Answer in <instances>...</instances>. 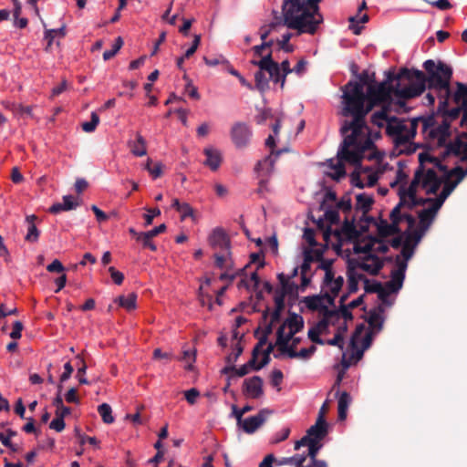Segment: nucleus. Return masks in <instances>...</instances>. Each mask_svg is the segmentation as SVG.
<instances>
[{
    "label": "nucleus",
    "mask_w": 467,
    "mask_h": 467,
    "mask_svg": "<svg viewBox=\"0 0 467 467\" xmlns=\"http://www.w3.org/2000/svg\"><path fill=\"white\" fill-rule=\"evenodd\" d=\"M423 68L426 73L415 68H401L400 77H404L410 83L399 93L405 99H413L420 96L426 88L433 89L441 99L440 109H444L451 96L450 83L452 68L442 61L436 63L432 59L426 60L423 63Z\"/></svg>",
    "instance_id": "obj_1"
},
{
    "label": "nucleus",
    "mask_w": 467,
    "mask_h": 467,
    "mask_svg": "<svg viewBox=\"0 0 467 467\" xmlns=\"http://www.w3.org/2000/svg\"><path fill=\"white\" fill-rule=\"evenodd\" d=\"M343 103L342 115L351 116L353 119L343 122L340 128L341 134L354 136L361 140L370 139L366 133L368 128L365 118L372 110V105L368 103L362 84L357 81L348 82L343 90Z\"/></svg>",
    "instance_id": "obj_2"
},
{
    "label": "nucleus",
    "mask_w": 467,
    "mask_h": 467,
    "mask_svg": "<svg viewBox=\"0 0 467 467\" xmlns=\"http://www.w3.org/2000/svg\"><path fill=\"white\" fill-rule=\"evenodd\" d=\"M344 136L337 154V161L334 162L333 160H330V167L335 171L331 174V177L336 181H339L346 175L344 162L360 166L365 151L374 148V142L371 139H363L361 140L354 138V136Z\"/></svg>",
    "instance_id": "obj_3"
},
{
    "label": "nucleus",
    "mask_w": 467,
    "mask_h": 467,
    "mask_svg": "<svg viewBox=\"0 0 467 467\" xmlns=\"http://www.w3.org/2000/svg\"><path fill=\"white\" fill-rule=\"evenodd\" d=\"M401 79L405 78L400 77V72L397 75L389 72L384 81L368 85L366 97H368V103L372 105V109L380 104L389 106L392 101V95L406 99L399 93L405 89V87H400Z\"/></svg>",
    "instance_id": "obj_4"
},
{
    "label": "nucleus",
    "mask_w": 467,
    "mask_h": 467,
    "mask_svg": "<svg viewBox=\"0 0 467 467\" xmlns=\"http://www.w3.org/2000/svg\"><path fill=\"white\" fill-rule=\"evenodd\" d=\"M321 0H286L283 1V3H286V8L291 5H296L293 7L294 14L293 16L297 18L300 23L303 25L304 29H308L306 31L309 35H314L319 25L323 22V16L319 11L318 4Z\"/></svg>",
    "instance_id": "obj_5"
},
{
    "label": "nucleus",
    "mask_w": 467,
    "mask_h": 467,
    "mask_svg": "<svg viewBox=\"0 0 467 467\" xmlns=\"http://www.w3.org/2000/svg\"><path fill=\"white\" fill-rule=\"evenodd\" d=\"M286 3L282 4V14H279L278 11L273 10V19L269 24H265L259 28V35L262 41H268L267 37L272 32L278 31L279 27L286 26L289 29H293L296 31V36H300L302 34H307L306 31L308 29H304L303 25L300 21L293 16L294 10L293 7L296 5H291L289 8H286Z\"/></svg>",
    "instance_id": "obj_6"
},
{
    "label": "nucleus",
    "mask_w": 467,
    "mask_h": 467,
    "mask_svg": "<svg viewBox=\"0 0 467 467\" xmlns=\"http://www.w3.org/2000/svg\"><path fill=\"white\" fill-rule=\"evenodd\" d=\"M254 66L259 67L254 74L255 88L264 92L269 88V79L275 83H278L281 78L279 64L274 61L272 57V50L263 57L260 60H252Z\"/></svg>",
    "instance_id": "obj_7"
},
{
    "label": "nucleus",
    "mask_w": 467,
    "mask_h": 467,
    "mask_svg": "<svg viewBox=\"0 0 467 467\" xmlns=\"http://www.w3.org/2000/svg\"><path fill=\"white\" fill-rule=\"evenodd\" d=\"M302 446H307V452L305 454L308 462L305 467H328V464L324 460H318L317 455L323 444L321 441H313L308 437H302L299 441L295 442V450H299Z\"/></svg>",
    "instance_id": "obj_8"
},
{
    "label": "nucleus",
    "mask_w": 467,
    "mask_h": 467,
    "mask_svg": "<svg viewBox=\"0 0 467 467\" xmlns=\"http://www.w3.org/2000/svg\"><path fill=\"white\" fill-rule=\"evenodd\" d=\"M230 135L235 148L243 150L249 146L253 131L247 124L236 122L232 126Z\"/></svg>",
    "instance_id": "obj_9"
},
{
    "label": "nucleus",
    "mask_w": 467,
    "mask_h": 467,
    "mask_svg": "<svg viewBox=\"0 0 467 467\" xmlns=\"http://www.w3.org/2000/svg\"><path fill=\"white\" fill-rule=\"evenodd\" d=\"M271 413L272 410L262 409L256 415L244 419L239 428H242L245 433L252 434L265 423Z\"/></svg>",
    "instance_id": "obj_10"
},
{
    "label": "nucleus",
    "mask_w": 467,
    "mask_h": 467,
    "mask_svg": "<svg viewBox=\"0 0 467 467\" xmlns=\"http://www.w3.org/2000/svg\"><path fill=\"white\" fill-rule=\"evenodd\" d=\"M209 244L216 252L231 250V241L223 228L217 227L213 230L208 238Z\"/></svg>",
    "instance_id": "obj_11"
},
{
    "label": "nucleus",
    "mask_w": 467,
    "mask_h": 467,
    "mask_svg": "<svg viewBox=\"0 0 467 467\" xmlns=\"http://www.w3.org/2000/svg\"><path fill=\"white\" fill-rule=\"evenodd\" d=\"M243 393L251 399H259L264 395L263 379L259 376L246 379L243 384Z\"/></svg>",
    "instance_id": "obj_12"
},
{
    "label": "nucleus",
    "mask_w": 467,
    "mask_h": 467,
    "mask_svg": "<svg viewBox=\"0 0 467 467\" xmlns=\"http://www.w3.org/2000/svg\"><path fill=\"white\" fill-rule=\"evenodd\" d=\"M443 180L438 176L432 169L423 170L421 187L426 190L427 194H436Z\"/></svg>",
    "instance_id": "obj_13"
},
{
    "label": "nucleus",
    "mask_w": 467,
    "mask_h": 467,
    "mask_svg": "<svg viewBox=\"0 0 467 467\" xmlns=\"http://www.w3.org/2000/svg\"><path fill=\"white\" fill-rule=\"evenodd\" d=\"M354 266L358 267L370 275H376L382 269L383 262L378 255L369 254L363 257V262H358Z\"/></svg>",
    "instance_id": "obj_14"
},
{
    "label": "nucleus",
    "mask_w": 467,
    "mask_h": 467,
    "mask_svg": "<svg viewBox=\"0 0 467 467\" xmlns=\"http://www.w3.org/2000/svg\"><path fill=\"white\" fill-rule=\"evenodd\" d=\"M423 167L419 166L418 169L415 171L413 179L409 187L405 188L404 186H400L399 190L400 200H401V196L404 198V200H406L407 197H413L415 194H417V189L419 185H421Z\"/></svg>",
    "instance_id": "obj_15"
},
{
    "label": "nucleus",
    "mask_w": 467,
    "mask_h": 467,
    "mask_svg": "<svg viewBox=\"0 0 467 467\" xmlns=\"http://www.w3.org/2000/svg\"><path fill=\"white\" fill-rule=\"evenodd\" d=\"M328 432V425L326 420H321V417H317L316 423L312 425L307 431L304 437H308L313 441H321Z\"/></svg>",
    "instance_id": "obj_16"
},
{
    "label": "nucleus",
    "mask_w": 467,
    "mask_h": 467,
    "mask_svg": "<svg viewBox=\"0 0 467 467\" xmlns=\"http://www.w3.org/2000/svg\"><path fill=\"white\" fill-rule=\"evenodd\" d=\"M451 123L449 119H443L441 123L438 125L436 128L431 130L430 131V137L437 140V144L440 147H442L445 142L447 141V139L450 137Z\"/></svg>",
    "instance_id": "obj_17"
},
{
    "label": "nucleus",
    "mask_w": 467,
    "mask_h": 467,
    "mask_svg": "<svg viewBox=\"0 0 467 467\" xmlns=\"http://www.w3.org/2000/svg\"><path fill=\"white\" fill-rule=\"evenodd\" d=\"M203 153L206 156V160L203 161V164L213 171H217L223 161L221 151L214 148H205L203 150Z\"/></svg>",
    "instance_id": "obj_18"
},
{
    "label": "nucleus",
    "mask_w": 467,
    "mask_h": 467,
    "mask_svg": "<svg viewBox=\"0 0 467 467\" xmlns=\"http://www.w3.org/2000/svg\"><path fill=\"white\" fill-rule=\"evenodd\" d=\"M36 221H38V217L35 214L26 216L27 232L25 240L28 243H36L39 239L40 231L36 227Z\"/></svg>",
    "instance_id": "obj_19"
},
{
    "label": "nucleus",
    "mask_w": 467,
    "mask_h": 467,
    "mask_svg": "<svg viewBox=\"0 0 467 467\" xmlns=\"http://www.w3.org/2000/svg\"><path fill=\"white\" fill-rule=\"evenodd\" d=\"M285 151H286L285 149L278 150H271L270 155H268L263 161H259L256 163V166L254 168L255 171H263L264 170V166L267 164L268 168L266 170L265 174L267 176H270V174L272 173V171L274 170V165H275V162L276 159L280 156V154L282 152H285Z\"/></svg>",
    "instance_id": "obj_20"
},
{
    "label": "nucleus",
    "mask_w": 467,
    "mask_h": 467,
    "mask_svg": "<svg viewBox=\"0 0 467 467\" xmlns=\"http://www.w3.org/2000/svg\"><path fill=\"white\" fill-rule=\"evenodd\" d=\"M289 328L290 337H294L297 332L301 331L304 327L303 317L296 313H290L286 320L281 325Z\"/></svg>",
    "instance_id": "obj_21"
},
{
    "label": "nucleus",
    "mask_w": 467,
    "mask_h": 467,
    "mask_svg": "<svg viewBox=\"0 0 467 467\" xmlns=\"http://www.w3.org/2000/svg\"><path fill=\"white\" fill-rule=\"evenodd\" d=\"M276 342L275 345L278 347V350L284 354H288L289 351L293 348L290 347L289 342L293 338L290 337V333L285 334V326H280L276 331Z\"/></svg>",
    "instance_id": "obj_22"
},
{
    "label": "nucleus",
    "mask_w": 467,
    "mask_h": 467,
    "mask_svg": "<svg viewBox=\"0 0 467 467\" xmlns=\"http://www.w3.org/2000/svg\"><path fill=\"white\" fill-rule=\"evenodd\" d=\"M364 279V275L357 274L353 262H349L348 267V294L356 293L358 289V281Z\"/></svg>",
    "instance_id": "obj_23"
},
{
    "label": "nucleus",
    "mask_w": 467,
    "mask_h": 467,
    "mask_svg": "<svg viewBox=\"0 0 467 467\" xmlns=\"http://www.w3.org/2000/svg\"><path fill=\"white\" fill-rule=\"evenodd\" d=\"M78 205H79L78 202L74 201L73 196L66 195L63 197L62 203H60V202L54 203L49 208L48 211H49V213L56 214L60 212H63V211H70V210L76 209Z\"/></svg>",
    "instance_id": "obj_24"
},
{
    "label": "nucleus",
    "mask_w": 467,
    "mask_h": 467,
    "mask_svg": "<svg viewBox=\"0 0 467 467\" xmlns=\"http://www.w3.org/2000/svg\"><path fill=\"white\" fill-rule=\"evenodd\" d=\"M215 266L220 269L232 270L234 262L232 260L231 250L223 252H215L214 254Z\"/></svg>",
    "instance_id": "obj_25"
},
{
    "label": "nucleus",
    "mask_w": 467,
    "mask_h": 467,
    "mask_svg": "<svg viewBox=\"0 0 467 467\" xmlns=\"http://www.w3.org/2000/svg\"><path fill=\"white\" fill-rule=\"evenodd\" d=\"M351 402V397L347 391H343L339 397L337 401V410H338V420H345L348 414V410Z\"/></svg>",
    "instance_id": "obj_26"
},
{
    "label": "nucleus",
    "mask_w": 467,
    "mask_h": 467,
    "mask_svg": "<svg viewBox=\"0 0 467 467\" xmlns=\"http://www.w3.org/2000/svg\"><path fill=\"white\" fill-rule=\"evenodd\" d=\"M349 26L348 28L355 34V35H360L361 31L363 29L362 26H359L358 24H364L368 21V16L367 14L361 15L360 12H358L356 16H350L348 18Z\"/></svg>",
    "instance_id": "obj_27"
},
{
    "label": "nucleus",
    "mask_w": 467,
    "mask_h": 467,
    "mask_svg": "<svg viewBox=\"0 0 467 467\" xmlns=\"http://www.w3.org/2000/svg\"><path fill=\"white\" fill-rule=\"evenodd\" d=\"M324 311V317L323 318L317 323V329L320 332H323L326 330L328 326L330 325V322H333V318L339 319V314L337 310H330L327 306H323Z\"/></svg>",
    "instance_id": "obj_28"
},
{
    "label": "nucleus",
    "mask_w": 467,
    "mask_h": 467,
    "mask_svg": "<svg viewBox=\"0 0 467 467\" xmlns=\"http://www.w3.org/2000/svg\"><path fill=\"white\" fill-rule=\"evenodd\" d=\"M306 462V456L305 453H297L291 457H284L280 460H276V465H293L296 467H305V462Z\"/></svg>",
    "instance_id": "obj_29"
},
{
    "label": "nucleus",
    "mask_w": 467,
    "mask_h": 467,
    "mask_svg": "<svg viewBox=\"0 0 467 467\" xmlns=\"http://www.w3.org/2000/svg\"><path fill=\"white\" fill-rule=\"evenodd\" d=\"M130 147L135 156L142 157L147 154L146 140L140 133H137L135 141L130 142Z\"/></svg>",
    "instance_id": "obj_30"
},
{
    "label": "nucleus",
    "mask_w": 467,
    "mask_h": 467,
    "mask_svg": "<svg viewBox=\"0 0 467 467\" xmlns=\"http://www.w3.org/2000/svg\"><path fill=\"white\" fill-rule=\"evenodd\" d=\"M457 89L452 95L453 101L462 106L466 107L467 106V85L457 82L456 83Z\"/></svg>",
    "instance_id": "obj_31"
},
{
    "label": "nucleus",
    "mask_w": 467,
    "mask_h": 467,
    "mask_svg": "<svg viewBox=\"0 0 467 467\" xmlns=\"http://www.w3.org/2000/svg\"><path fill=\"white\" fill-rule=\"evenodd\" d=\"M376 242H379V237H369L364 244H356L354 245V252L356 254H366V255H368L373 251Z\"/></svg>",
    "instance_id": "obj_32"
},
{
    "label": "nucleus",
    "mask_w": 467,
    "mask_h": 467,
    "mask_svg": "<svg viewBox=\"0 0 467 467\" xmlns=\"http://www.w3.org/2000/svg\"><path fill=\"white\" fill-rule=\"evenodd\" d=\"M356 199H357V203H356L357 210H361L364 215L366 213H368L369 212V210L371 209V205L374 202L373 198L365 193H359L357 195Z\"/></svg>",
    "instance_id": "obj_33"
},
{
    "label": "nucleus",
    "mask_w": 467,
    "mask_h": 467,
    "mask_svg": "<svg viewBox=\"0 0 467 467\" xmlns=\"http://www.w3.org/2000/svg\"><path fill=\"white\" fill-rule=\"evenodd\" d=\"M136 301L137 295L135 293H130L127 296H119L115 299V302L118 303L119 306L128 311H131L136 308Z\"/></svg>",
    "instance_id": "obj_34"
},
{
    "label": "nucleus",
    "mask_w": 467,
    "mask_h": 467,
    "mask_svg": "<svg viewBox=\"0 0 467 467\" xmlns=\"http://www.w3.org/2000/svg\"><path fill=\"white\" fill-rule=\"evenodd\" d=\"M462 139L464 138L460 134L453 140L446 144L451 155L457 157L466 148L467 141H464Z\"/></svg>",
    "instance_id": "obj_35"
},
{
    "label": "nucleus",
    "mask_w": 467,
    "mask_h": 467,
    "mask_svg": "<svg viewBox=\"0 0 467 467\" xmlns=\"http://www.w3.org/2000/svg\"><path fill=\"white\" fill-rule=\"evenodd\" d=\"M402 131H407V127L404 124L399 122L396 118H393L392 120L388 122L386 132L392 139L402 133Z\"/></svg>",
    "instance_id": "obj_36"
},
{
    "label": "nucleus",
    "mask_w": 467,
    "mask_h": 467,
    "mask_svg": "<svg viewBox=\"0 0 467 467\" xmlns=\"http://www.w3.org/2000/svg\"><path fill=\"white\" fill-rule=\"evenodd\" d=\"M367 322L368 323L369 327L375 333L379 332L383 327V318L380 316V314L375 309L369 312V316L368 318L367 319Z\"/></svg>",
    "instance_id": "obj_37"
},
{
    "label": "nucleus",
    "mask_w": 467,
    "mask_h": 467,
    "mask_svg": "<svg viewBox=\"0 0 467 467\" xmlns=\"http://www.w3.org/2000/svg\"><path fill=\"white\" fill-rule=\"evenodd\" d=\"M420 166L423 167L425 162L432 163L439 171H447V166L441 163L439 158L433 157L428 153L422 152L419 155Z\"/></svg>",
    "instance_id": "obj_38"
},
{
    "label": "nucleus",
    "mask_w": 467,
    "mask_h": 467,
    "mask_svg": "<svg viewBox=\"0 0 467 467\" xmlns=\"http://www.w3.org/2000/svg\"><path fill=\"white\" fill-rule=\"evenodd\" d=\"M390 281L386 284L387 288H390L392 292L399 291L403 285L405 279V274H400L394 270L390 274Z\"/></svg>",
    "instance_id": "obj_39"
},
{
    "label": "nucleus",
    "mask_w": 467,
    "mask_h": 467,
    "mask_svg": "<svg viewBox=\"0 0 467 467\" xmlns=\"http://www.w3.org/2000/svg\"><path fill=\"white\" fill-rule=\"evenodd\" d=\"M389 106L384 105L380 110L375 111L371 115V122L379 128L384 126V122L388 120V113Z\"/></svg>",
    "instance_id": "obj_40"
},
{
    "label": "nucleus",
    "mask_w": 467,
    "mask_h": 467,
    "mask_svg": "<svg viewBox=\"0 0 467 467\" xmlns=\"http://www.w3.org/2000/svg\"><path fill=\"white\" fill-rule=\"evenodd\" d=\"M448 105L444 109H440V106L438 107V111L441 112L443 116V119H449L450 123L456 119L460 117V114L463 113V109L462 106H458L456 108L448 109Z\"/></svg>",
    "instance_id": "obj_41"
},
{
    "label": "nucleus",
    "mask_w": 467,
    "mask_h": 467,
    "mask_svg": "<svg viewBox=\"0 0 467 467\" xmlns=\"http://www.w3.org/2000/svg\"><path fill=\"white\" fill-rule=\"evenodd\" d=\"M98 412L99 413L104 423L111 424L114 422L112 410H111V407L108 403L100 404L98 407Z\"/></svg>",
    "instance_id": "obj_42"
},
{
    "label": "nucleus",
    "mask_w": 467,
    "mask_h": 467,
    "mask_svg": "<svg viewBox=\"0 0 467 467\" xmlns=\"http://www.w3.org/2000/svg\"><path fill=\"white\" fill-rule=\"evenodd\" d=\"M303 302L306 304L307 308L312 311L318 309L323 310V306H325L322 302V297L319 296H306L304 297Z\"/></svg>",
    "instance_id": "obj_43"
},
{
    "label": "nucleus",
    "mask_w": 467,
    "mask_h": 467,
    "mask_svg": "<svg viewBox=\"0 0 467 467\" xmlns=\"http://www.w3.org/2000/svg\"><path fill=\"white\" fill-rule=\"evenodd\" d=\"M145 169L150 174L152 179L155 180L162 175L163 164L161 162H156L152 166V161L150 159H148L145 164Z\"/></svg>",
    "instance_id": "obj_44"
},
{
    "label": "nucleus",
    "mask_w": 467,
    "mask_h": 467,
    "mask_svg": "<svg viewBox=\"0 0 467 467\" xmlns=\"http://www.w3.org/2000/svg\"><path fill=\"white\" fill-rule=\"evenodd\" d=\"M66 35V28L62 26L58 29H47L45 32V39L47 40V46L46 50H48L51 47L53 40L56 36H59L60 37H64Z\"/></svg>",
    "instance_id": "obj_45"
},
{
    "label": "nucleus",
    "mask_w": 467,
    "mask_h": 467,
    "mask_svg": "<svg viewBox=\"0 0 467 467\" xmlns=\"http://www.w3.org/2000/svg\"><path fill=\"white\" fill-rule=\"evenodd\" d=\"M446 173V178L450 180L451 177H455V180L452 181L456 185H458L467 175L464 170L461 166H456L453 169L444 171Z\"/></svg>",
    "instance_id": "obj_46"
},
{
    "label": "nucleus",
    "mask_w": 467,
    "mask_h": 467,
    "mask_svg": "<svg viewBox=\"0 0 467 467\" xmlns=\"http://www.w3.org/2000/svg\"><path fill=\"white\" fill-rule=\"evenodd\" d=\"M314 254H316V261L319 262L318 269L324 270L325 272L332 269L333 260L324 258L323 252L320 250H314Z\"/></svg>",
    "instance_id": "obj_47"
},
{
    "label": "nucleus",
    "mask_w": 467,
    "mask_h": 467,
    "mask_svg": "<svg viewBox=\"0 0 467 467\" xmlns=\"http://www.w3.org/2000/svg\"><path fill=\"white\" fill-rule=\"evenodd\" d=\"M77 359L78 360V372H77V378L78 379V382L83 385H88L89 382L85 377L86 371H87V365L82 358L80 356H77Z\"/></svg>",
    "instance_id": "obj_48"
},
{
    "label": "nucleus",
    "mask_w": 467,
    "mask_h": 467,
    "mask_svg": "<svg viewBox=\"0 0 467 467\" xmlns=\"http://www.w3.org/2000/svg\"><path fill=\"white\" fill-rule=\"evenodd\" d=\"M316 349L317 348L315 346H311L308 348H301L299 351H296L292 348L287 355L291 358H299L306 359L308 358L316 351Z\"/></svg>",
    "instance_id": "obj_49"
},
{
    "label": "nucleus",
    "mask_w": 467,
    "mask_h": 467,
    "mask_svg": "<svg viewBox=\"0 0 467 467\" xmlns=\"http://www.w3.org/2000/svg\"><path fill=\"white\" fill-rule=\"evenodd\" d=\"M293 34L290 32H286L282 36V38L277 40L276 43L279 46V48L286 53H291L294 51V47L289 44L290 39L292 38Z\"/></svg>",
    "instance_id": "obj_50"
},
{
    "label": "nucleus",
    "mask_w": 467,
    "mask_h": 467,
    "mask_svg": "<svg viewBox=\"0 0 467 467\" xmlns=\"http://www.w3.org/2000/svg\"><path fill=\"white\" fill-rule=\"evenodd\" d=\"M342 232L348 237L358 236V233L355 226L354 218L352 220H348V218L345 219L342 225Z\"/></svg>",
    "instance_id": "obj_51"
},
{
    "label": "nucleus",
    "mask_w": 467,
    "mask_h": 467,
    "mask_svg": "<svg viewBox=\"0 0 467 467\" xmlns=\"http://www.w3.org/2000/svg\"><path fill=\"white\" fill-rule=\"evenodd\" d=\"M122 46H123V40L120 36H118L115 40V43H114L112 48L109 50H106L103 53V59L109 60L112 57H114L116 56V54L119 52V50L121 48Z\"/></svg>",
    "instance_id": "obj_52"
},
{
    "label": "nucleus",
    "mask_w": 467,
    "mask_h": 467,
    "mask_svg": "<svg viewBox=\"0 0 467 467\" xmlns=\"http://www.w3.org/2000/svg\"><path fill=\"white\" fill-rule=\"evenodd\" d=\"M281 78L278 83H280L281 88H284L285 83V78L288 74L293 72V68L290 67V63L287 59L284 60L279 64Z\"/></svg>",
    "instance_id": "obj_53"
},
{
    "label": "nucleus",
    "mask_w": 467,
    "mask_h": 467,
    "mask_svg": "<svg viewBox=\"0 0 467 467\" xmlns=\"http://www.w3.org/2000/svg\"><path fill=\"white\" fill-rule=\"evenodd\" d=\"M444 183L442 191L441 192L439 197L442 200H446L450 194L453 192V190L457 187V185L452 182V181L449 180L445 177V179L442 182Z\"/></svg>",
    "instance_id": "obj_54"
},
{
    "label": "nucleus",
    "mask_w": 467,
    "mask_h": 467,
    "mask_svg": "<svg viewBox=\"0 0 467 467\" xmlns=\"http://www.w3.org/2000/svg\"><path fill=\"white\" fill-rule=\"evenodd\" d=\"M312 254H314V250L306 249L304 251V261L301 265V275H306V273L310 270V265L313 262Z\"/></svg>",
    "instance_id": "obj_55"
},
{
    "label": "nucleus",
    "mask_w": 467,
    "mask_h": 467,
    "mask_svg": "<svg viewBox=\"0 0 467 467\" xmlns=\"http://www.w3.org/2000/svg\"><path fill=\"white\" fill-rule=\"evenodd\" d=\"M325 219L330 223V224H337L339 223V213L337 209L336 208H326L325 207Z\"/></svg>",
    "instance_id": "obj_56"
},
{
    "label": "nucleus",
    "mask_w": 467,
    "mask_h": 467,
    "mask_svg": "<svg viewBox=\"0 0 467 467\" xmlns=\"http://www.w3.org/2000/svg\"><path fill=\"white\" fill-rule=\"evenodd\" d=\"M406 200L401 196V200H400V202L392 209L389 218L391 222L396 221L397 223H400V221L403 218V215L400 214V209L405 206Z\"/></svg>",
    "instance_id": "obj_57"
},
{
    "label": "nucleus",
    "mask_w": 467,
    "mask_h": 467,
    "mask_svg": "<svg viewBox=\"0 0 467 467\" xmlns=\"http://www.w3.org/2000/svg\"><path fill=\"white\" fill-rule=\"evenodd\" d=\"M99 122V117L98 116V114L96 112H92L90 121L82 123V125H81L82 130L85 132H92L96 130Z\"/></svg>",
    "instance_id": "obj_58"
},
{
    "label": "nucleus",
    "mask_w": 467,
    "mask_h": 467,
    "mask_svg": "<svg viewBox=\"0 0 467 467\" xmlns=\"http://www.w3.org/2000/svg\"><path fill=\"white\" fill-rule=\"evenodd\" d=\"M414 134H410L409 131H402L400 135L393 139L396 147L406 146L410 142L411 138Z\"/></svg>",
    "instance_id": "obj_59"
},
{
    "label": "nucleus",
    "mask_w": 467,
    "mask_h": 467,
    "mask_svg": "<svg viewBox=\"0 0 467 467\" xmlns=\"http://www.w3.org/2000/svg\"><path fill=\"white\" fill-rule=\"evenodd\" d=\"M364 289L366 293H378L381 290L382 284L379 281H370L364 275Z\"/></svg>",
    "instance_id": "obj_60"
},
{
    "label": "nucleus",
    "mask_w": 467,
    "mask_h": 467,
    "mask_svg": "<svg viewBox=\"0 0 467 467\" xmlns=\"http://www.w3.org/2000/svg\"><path fill=\"white\" fill-rule=\"evenodd\" d=\"M274 43L275 41L273 39H269L268 41H263L261 45L253 47L252 50L255 57H261L262 58L264 57L263 51L266 48L270 49L273 47Z\"/></svg>",
    "instance_id": "obj_61"
},
{
    "label": "nucleus",
    "mask_w": 467,
    "mask_h": 467,
    "mask_svg": "<svg viewBox=\"0 0 467 467\" xmlns=\"http://www.w3.org/2000/svg\"><path fill=\"white\" fill-rule=\"evenodd\" d=\"M389 223L385 219H380L377 223V229L379 238H386L389 236Z\"/></svg>",
    "instance_id": "obj_62"
},
{
    "label": "nucleus",
    "mask_w": 467,
    "mask_h": 467,
    "mask_svg": "<svg viewBox=\"0 0 467 467\" xmlns=\"http://www.w3.org/2000/svg\"><path fill=\"white\" fill-rule=\"evenodd\" d=\"M297 285H296L294 282H289L285 286L281 287L280 289H277L276 292L279 294H284V296H295L297 294Z\"/></svg>",
    "instance_id": "obj_63"
},
{
    "label": "nucleus",
    "mask_w": 467,
    "mask_h": 467,
    "mask_svg": "<svg viewBox=\"0 0 467 467\" xmlns=\"http://www.w3.org/2000/svg\"><path fill=\"white\" fill-rule=\"evenodd\" d=\"M434 216L435 214L429 208L423 209L419 213V218L421 224L429 225L432 222Z\"/></svg>",
    "instance_id": "obj_64"
}]
</instances>
